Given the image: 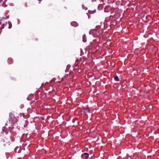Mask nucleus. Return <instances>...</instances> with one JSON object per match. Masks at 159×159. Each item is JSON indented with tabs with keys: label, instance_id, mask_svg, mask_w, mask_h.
Here are the masks:
<instances>
[{
	"label": "nucleus",
	"instance_id": "nucleus-1",
	"mask_svg": "<svg viewBox=\"0 0 159 159\" xmlns=\"http://www.w3.org/2000/svg\"><path fill=\"white\" fill-rule=\"evenodd\" d=\"M89 157V154L87 152L82 154L81 155V157L83 159H87Z\"/></svg>",
	"mask_w": 159,
	"mask_h": 159
},
{
	"label": "nucleus",
	"instance_id": "nucleus-2",
	"mask_svg": "<svg viewBox=\"0 0 159 159\" xmlns=\"http://www.w3.org/2000/svg\"><path fill=\"white\" fill-rule=\"evenodd\" d=\"M71 25L74 27H76L78 26V24L75 21H73L71 22Z\"/></svg>",
	"mask_w": 159,
	"mask_h": 159
},
{
	"label": "nucleus",
	"instance_id": "nucleus-3",
	"mask_svg": "<svg viewBox=\"0 0 159 159\" xmlns=\"http://www.w3.org/2000/svg\"><path fill=\"white\" fill-rule=\"evenodd\" d=\"M83 41L84 42H86L87 41V37L85 34H84L82 37Z\"/></svg>",
	"mask_w": 159,
	"mask_h": 159
},
{
	"label": "nucleus",
	"instance_id": "nucleus-4",
	"mask_svg": "<svg viewBox=\"0 0 159 159\" xmlns=\"http://www.w3.org/2000/svg\"><path fill=\"white\" fill-rule=\"evenodd\" d=\"M96 11V10L95 9L94 10H89L88 11L89 12V13L91 14H93V13H95Z\"/></svg>",
	"mask_w": 159,
	"mask_h": 159
},
{
	"label": "nucleus",
	"instance_id": "nucleus-5",
	"mask_svg": "<svg viewBox=\"0 0 159 159\" xmlns=\"http://www.w3.org/2000/svg\"><path fill=\"white\" fill-rule=\"evenodd\" d=\"M1 22H0V33L1 32V30L2 29H3L4 27V24H3L2 25H1Z\"/></svg>",
	"mask_w": 159,
	"mask_h": 159
},
{
	"label": "nucleus",
	"instance_id": "nucleus-6",
	"mask_svg": "<svg viewBox=\"0 0 159 159\" xmlns=\"http://www.w3.org/2000/svg\"><path fill=\"white\" fill-rule=\"evenodd\" d=\"M114 79L115 81H119V77H118V76L117 75L116 76L114 77Z\"/></svg>",
	"mask_w": 159,
	"mask_h": 159
},
{
	"label": "nucleus",
	"instance_id": "nucleus-7",
	"mask_svg": "<svg viewBox=\"0 0 159 159\" xmlns=\"http://www.w3.org/2000/svg\"><path fill=\"white\" fill-rule=\"evenodd\" d=\"M4 142V141H3L2 144L3 145V146H5L6 145H9V143H7L6 144H5L3 143V142Z\"/></svg>",
	"mask_w": 159,
	"mask_h": 159
},
{
	"label": "nucleus",
	"instance_id": "nucleus-8",
	"mask_svg": "<svg viewBox=\"0 0 159 159\" xmlns=\"http://www.w3.org/2000/svg\"><path fill=\"white\" fill-rule=\"evenodd\" d=\"M2 136L0 135V145L2 143Z\"/></svg>",
	"mask_w": 159,
	"mask_h": 159
},
{
	"label": "nucleus",
	"instance_id": "nucleus-9",
	"mask_svg": "<svg viewBox=\"0 0 159 159\" xmlns=\"http://www.w3.org/2000/svg\"><path fill=\"white\" fill-rule=\"evenodd\" d=\"M82 6V7H83V8L84 9V10H87V7H85L84 6H83V5Z\"/></svg>",
	"mask_w": 159,
	"mask_h": 159
},
{
	"label": "nucleus",
	"instance_id": "nucleus-10",
	"mask_svg": "<svg viewBox=\"0 0 159 159\" xmlns=\"http://www.w3.org/2000/svg\"><path fill=\"white\" fill-rule=\"evenodd\" d=\"M89 112V111L87 109L86 110H84L83 111V112L84 113L88 112Z\"/></svg>",
	"mask_w": 159,
	"mask_h": 159
},
{
	"label": "nucleus",
	"instance_id": "nucleus-11",
	"mask_svg": "<svg viewBox=\"0 0 159 159\" xmlns=\"http://www.w3.org/2000/svg\"><path fill=\"white\" fill-rule=\"evenodd\" d=\"M77 67V65H76V63H75V66L74 67V69H77L78 68H76V67Z\"/></svg>",
	"mask_w": 159,
	"mask_h": 159
},
{
	"label": "nucleus",
	"instance_id": "nucleus-12",
	"mask_svg": "<svg viewBox=\"0 0 159 159\" xmlns=\"http://www.w3.org/2000/svg\"><path fill=\"white\" fill-rule=\"evenodd\" d=\"M11 25H9V29H10V28H11Z\"/></svg>",
	"mask_w": 159,
	"mask_h": 159
},
{
	"label": "nucleus",
	"instance_id": "nucleus-13",
	"mask_svg": "<svg viewBox=\"0 0 159 159\" xmlns=\"http://www.w3.org/2000/svg\"><path fill=\"white\" fill-rule=\"evenodd\" d=\"M92 1L93 2H95L96 1V0H92Z\"/></svg>",
	"mask_w": 159,
	"mask_h": 159
},
{
	"label": "nucleus",
	"instance_id": "nucleus-14",
	"mask_svg": "<svg viewBox=\"0 0 159 159\" xmlns=\"http://www.w3.org/2000/svg\"><path fill=\"white\" fill-rule=\"evenodd\" d=\"M2 0H0V2H2Z\"/></svg>",
	"mask_w": 159,
	"mask_h": 159
},
{
	"label": "nucleus",
	"instance_id": "nucleus-15",
	"mask_svg": "<svg viewBox=\"0 0 159 159\" xmlns=\"http://www.w3.org/2000/svg\"><path fill=\"white\" fill-rule=\"evenodd\" d=\"M82 152H84V150H82Z\"/></svg>",
	"mask_w": 159,
	"mask_h": 159
}]
</instances>
